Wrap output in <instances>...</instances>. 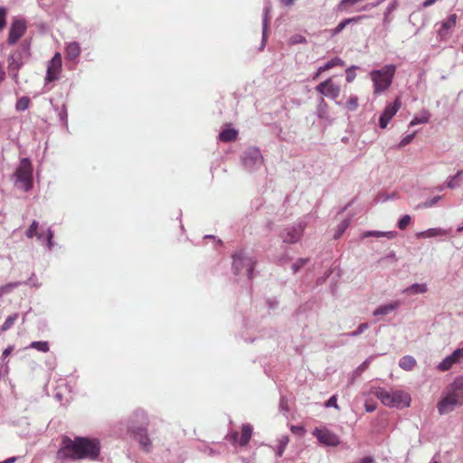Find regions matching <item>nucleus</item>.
<instances>
[{"label": "nucleus", "instance_id": "5701e85b", "mask_svg": "<svg viewBox=\"0 0 463 463\" xmlns=\"http://www.w3.org/2000/svg\"><path fill=\"white\" fill-rule=\"evenodd\" d=\"M428 291V286L426 283H413L411 286L405 288L402 290V294L408 296L423 294Z\"/></svg>", "mask_w": 463, "mask_h": 463}, {"label": "nucleus", "instance_id": "bb28decb", "mask_svg": "<svg viewBox=\"0 0 463 463\" xmlns=\"http://www.w3.org/2000/svg\"><path fill=\"white\" fill-rule=\"evenodd\" d=\"M252 435V427L250 424H243L241 429V435L239 439L241 446H246Z\"/></svg>", "mask_w": 463, "mask_h": 463}, {"label": "nucleus", "instance_id": "09e8293b", "mask_svg": "<svg viewBox=\"0 0 463 463\" xmlns=\"http://www.w3.org/2000/svg\"><path fill=\"white\" fill-rule=\"evenodd\" d=\"M355 69H356L355 66H351L346 69V71H345L346 78L345 79H346L347 82H352L355 79V77H356Z\"/></svg>", "mask_w": 463, "mask_h": 463}, {"label": "nucleus", "instance_id": "2eb2a0df", "mask_svg": "<svg viewBox=\"0 0 463 463\" xmlns=\"http://www.w3.org/2000/svg\"><path fill=\"white\" fill-rule=\"evenodd\" d=\"M411 395L401 390L393 391V400L390 405V408L403 409L407 408L411 404Z\"/></svg>", "mask_w": 463, "mask_h": 463}, {"label": "nucleus", "instance_id": "6ab92c4d", "mask_svg": "<svg viewBox=\"0 0 463 463\" xmlns=\"http://www.w3.org/2000/svg\"><path fill=\"white\" fill-rule=\"evenodd\" d=\"M271 10V5L269 2H267L264 9H263V18H262V39H261V45L260 50H262L266 44L267 38H268V26H269V13Z\"/></svg>", "mask_w": 463, "mask_h": 463}, {"label": "nucleus", "instance_id": "ddd939ff", "mask_svg": "<svg viewBox=\"0 0 463 463\" xmlns=\"http://www.w3.org/2000/svg\"><path fill=\"white\" fill-rule=\"evenodd\" d=\"M401 108V100L400 99H396L393 103H389L384 108L383 113L379 118V126L381 128H385L392 118V117L397 113L399 109Z\"/></svg>", "mask_w": 463, "mask_h": 463}, {"label": "nucleus", "instance_id": "4d7b16f0", "mask_svg": "<svg viewBox=\"0 0 463 463\" xmlns=\"http://www.w3.org/2000/svg\"><path fill=\"white\" fill-rule=\"evenodd\" d=\"M325 406L326 407H334L335 409H339L338 407V404H337V396L336 395H332L325 403Z\"/></svg>", "mask_w": 463, "mask_h": 463}, {"label": "nucleus", "instance_id": "864d4df0", "mask_svg": "<svg viewBox=\"0 0 463 463\" xmlns=\"http://www.w3.org/2000/svg\"><path fill=\"white\" fill-rule=\"evenodd\" d=\"M415 133L408 134L402 137V139L399 143V147H403L409 145L412 139L414 138Z\"/></svg>", "mask_w": 463, "mask_h": 463}, {"label": "nucleus", "instance_id": "37998d69", "mask_svg": "<svg viewBox=\"0 0 463 463\" xmlns=\"http://www.w3.org/2000/svg\"><path fill=\"white\" fill-rule=\"evenodd\" d=\"M20 285H22V282L16 281V282H11V283L5 284L0 288H1V291L4 293V295H5V294L12 292L13 289L19 287Z\"/></svg>", "mask_w": 463, "mask_h": 463}, {"label": "nucleus", "instance_id": "8fccbe9b", "mask_svg": "<svg viewBox=\"0 0 463 463\" xmlns=\"http://www.w3.org/2000/svg\"><path fill=\"white\" fill-rule=\"evenodd\" d=\"M398 260L397 256L394 251H391L386 254L384 257L379 260V262L390 261L392 263H395Z\"/></svg>", "mask_w": 463, "mask_h": 463}, {"label": "nucleus", "instance_id": "9b49d317", "mask_svg": "<svg viewBox=\"0 0 463 463\" xmlns=\"http://www.w3.org/2000/svg\"><path fill=\"white\" fill-rule=\"evenodd\" d=\"M315 90L323 96L336 99L340 94V87L335 84L331 79H327L316 86Z\"/></svg>", "mask_w": 463, "mask_h": 463}, {"label": "nucleus", "instance_id": "680f3d73", "mask_svg": "<svg viewBox=\"0 0 463 463\" xmlns=\"http://www.w3.org/2000/svg\"><path fill=\"white\" fill-rule=\"evenodd\" d=\"M279 408L283 411H289L288 406V400L286 399L285 396H281L280 397Z\"/></svg>", "mask_w": 463, "mask_h": 463}, {"label": "nucleus", "instance_id": "aec40b11", "mask_svg": "<svg viewBox=\"0 0 463 463\" xmlns=\"http://www.w3.org/2000/svg\"><path fill=\"white\" fill-rule=\"evenodd\" d=\"M400 306L401 302L399 300L392 301L390 303L379 306L373 310V315L374 317L386 316L397 310Z\"/></svg>", "mask_w": 463, "mask_h": 463}, {"label": "nucleus", "instance_id": "f3484780", "mask_svg": "<svg viewBox=\"0 0 463 463\" xmlns=\"http://www.w3.org/2000/svg\"><path fill=\"white\" fill-rule=\"evenodd\" d=\"M393 391L394 390L388 391L382 387H376L372 390V393L379 399L383 405L390 407L393 400Z\"/></svg>", "mask_w": 463, "mask_h": 463}, {"label": "nucleus", "instance_id": "e433bc0d", "mask_svg": "<svg viewBox=\"0 0 463 463\" xmlns=\"http://www.w3.org/2000/svg\"><path fill=\"white\" fill-rule=\"evenodd\" d=\"M458 16L456 14H451L446 20L441 22V26L450 31L457 24Z\"/></svg>", "mask_w": 463, "mask_h": 463}, {"label": "nucleus", "instance_id": "4468645a", "mask_svg": "<svg viewBox=\"0 0 463 463\" xmlns=\"http://www.w3.org/2000/svg\"><path fill=\"white\" fill-rule=\"evenodd\" d=\"M314 435L320 443L326 446L335 447L340 443L339 437L327 430L316 429Z\"/></svg>", "mask_w": 463, "mask_h": 463}, {"label": "nucleus", "instance_id": "0e129e2a", "mask_svg": "<svg viewBox=\"0 0 463 463\" xmlns=\"http://www.w3.org/2000/svg\"><path fill=\"white\" fill-rule=\"evenodd\" d=\"M290 260V258L287 255H282L280 256L279 259H278V263L281 266L285 265L286 263H288V261Z\"/></svg>", "mask_w": 463, "mask_h": 463}, {"label": "nucleus", "instance_id": "774afa93", "mask_svg": "<svg viewBox=\"0 0 463 463\" xmlns=\"http://www.w3.org/2000/svg\"><path fill=\"white\" fill-rule=\"evenodd\" d=\"M16 460H17V457H11V458L5 459L4 461H2L0 463H15Z\"/></svg>", "mask_w": 463, "mask_h": 463}, {"label": "nucleus", "instance_id": "cd10ccee", "mask_svg": "<svg viewBox=\"0 0 463 463\" xmlns=\"http://www.w3.org/2000/svg\"><path fill=\"white\" fill-rule=\"evenodd\" d=\"M238 132L234 128H226L220 132L219 139L222 142H232L237 138Z\"/></svg>", "mask_w": 463, "mask_h": 463}, {"label": "nucleus", "instance_id": "e2e57ef3", "mask_svg": "<svg viewBox=\"0 0 463 463\" xmlns=\"http://www.w3.org/2000/svg\"><path fill=\"white\" fill-rule=\"evenodd\" d=\"M30 285L38 288L39 284L36 283V279L34 274H33L27 280L22 282V285Z\"/></svg>", "mask_w": 463, "mask_h": 463}, {"label": "nucleus", "instance_id": "49530a36", "mask_svg": "<svg viewBox=\"0 0 463 463\" xmlns=\"http://www.w3.org/2000/svg\"><path fill=\"white\" fill-rule=\"evenodd\" d=\"M346 108L351 110L354 111L356 110L358 107V98L356 96H351L348 100L346 101Z\"/></svg>", "mask_w": 463, "mask_h": 463}, {"label": "nucleus", "instance_id": "58836bf2", "mask_svg": "<svg viewBox=\"0 0 463 463\" xmlns=\"http://www.w3.org/2000/svg\"><path fill=\"white\" fill-rule=\"evenodd\" d=\"M372 361V357L367 358L365 361H364L354 372H353V378L360 376L369 366L370 363Z\"/></svg>", "mask_w": 463, "mask_h": 463}, {"label": "nucleus", "instance_id": "13d9d810", "mask_svg": "<svg viewBox=\"0 0 463 463\" xmlns=\"http://www.w3.org/2000/svg\"><path fill=\"white\" fill-rule=\"evenodd\" d=\"M306 43H307L306 38L300 34H295L290 38L291 44Z\"/></svg>", "mask_w": 463, "mask_h": 463}, {"label": "nucleus", "instance_id": "c9c22d12", "mask_svg": "<svg viewBox=\"0 0 463 463\" xmlns=\"http://www.w3.org/2000/svg\"><path fill=\"white\" fill-rule=\"evenodd\" d=\"M18 316H19L18 313H14L11 316H8L1 326V331L9 330L14 326L15 321L17 320Z\"/></svg>", "mask_w": 463, "mask_h": 463}, {"label": "nucleus", "instance_id": "72a5a7b5", "mask_svg": "<svg viewBox=\"0 0 463 463\" xmlns=\"http://www.w3.org/2000/svg\"><path fill=\"white\" fill-rule=\"evenodd\" d=\"M430 120V113L427 111H423L421 115L415 116L411 121L410 122V126H415L418 124H424L429 122Z\"/></svg>", "mask_w": 463, "mask_h": 463}, {"label": "nucleus", "instance_id": "393cba45", "mask_svg": "<svg viewBox=\"0 0 463 463\" xmlns=\"http://www.w3.org/2000/svg\"><path fill=\"white\" fill-rule=\"evenodd\" d=\"M65 54L67 59L75 60L80 54V46L77 42H71L67 44L65 49Z\"/></svg>", "mask_w": 463, "mask_h": 463}, {"label": "nucleus", "instance_id": "423d86ee", "mask_svg": "<svg viewBox=\"0 0 463 463\" xmlns=\"http://www.w3.org/2000/svg\"><path fill=\"white\" fill-rule=\"evenodd\" d=\"M241 163L245 170L250 173L258 170L263 164L260 150L256 146L246 149L241 156Z\"/></svg>", "mask_w": 463, "mask_h": 463}, {"label": "nucleus", "instance_id": "9d476101", "mask_svg": "<svg viewBox=\"0 0 463 463\" xmlns=\"http://www.w3.org/2000/svg\"><path fill=\"white\" fill-rule=\"evenodd\" d=\"M61 71V56L56 52L54 56L48 61L47 71L45 75V83H50L59 80Z\"/></svg>", "mask_w": 463, "mask_h": 463}, {"label": "nucleus", "instance_id": "20e7f679", "mask_svg": "<svg viewBox=\"0 0 463 463\" xmlns=\"http://www.w3.org/2000/svg\"><path fill=\"white\" fill-rule=\"evenodd\" d=\"M232 270L235 275L245 273L249 279L253 277V269L256 265V259L253 255L240 250L232 255Z\"/></svg>", "mask_w": 463, "mask_h": 463}, {"label": "nucleus", "instance_id": "c03bdc74", "mask_svg": "<svg viewBox=\"0 0 463 463\" xmlns=\"http://www.w3.org/2000/svg\"><path fill=\"white\" fill-rule=\"evenodd\" d=\"M441 199L440 195H437L433 198L428 199L422 203H420L418 207L421 208H430L433 207L439 200Z\"/></svg>", "mask_w": 463, "mask_h": 463}, {"label": "nucleus", "instance_id": "c756f323", "mask_svg": "<svg viewBox=\"0 0 463 463\" xmlns=\"http://www.w3.org/2000/svg\"><path fill=\"white\" fill-rule=\"evenodd\" d=\"M38 227H39V222L37 221L33 220V222L31 223V225L29 226L28 230L25 232L26 237L29 239H32L34 236H36L39 241H43L44 236L43 233L37 232Z\"/></svg>", "mask_w": 463, "mask_h": 463}, {"label": "nucleus", "instance_id": "7c9ffc66", "mask_svg": "<svg viewBox=\"0 0 463 463\" xmlns=\"http://www.w3.org/2000/svg\"><path fill=\"white\" fill-rule=\"evenodd\" d=\"M455 364H458L456 359L449 354L438 364L437 368L441 372H447L451 369Z\"/></svg>", "mask_w": 463, "mask_h": 463}, {"label": "nucleus", "instance_id": "2f4dec72", "mask_svg": "<svg viewBox=\"0 0 463 463\" xmlns=\"http://www.w3.org/2000/svg\"><path fill=\"white\" fill-rule=\"evenodd\" d=\"M345 62L338 57H335L330 61H326L324 65L320 66V71H328L335 66H344Z\"/></svg>", "mask_w": 463, "mask_h": 463}, {"label": "nucleus", "instance_id": "a19ab883", "mask_svg": "<svg viewBox=\"0 0 463 463\" xmlns=\"http://www.w3.org/2000/svg\"><path fill=\"white\" fill-rule=\"evenodd\" d=\"M308 258H300L296 260L291 266L293 274H296L302 267L308 263Z\"/></svg>", "mask_w": 463, "mask_h": 463}, {"label": "nucleus", "instance_id": "dca6fc26", "mask_svg": "<svg viewBox=\"0 0 463 463\" xmlns=\"http://www.w3.org/2000/svg\"><path fill=\"white\" fill-rule=\"evenodd\" d=\"M132 434L134 439L138 442L144 451H151L153 446L152 441L147 434V428L133 432Z\"/></svg>", "mask_w": 463, "mask_h": 463}, {"label": "nucleus", "instance_id": "f03ea898", "mask_svg": "<svg viewBox=\"0 0 463 463\" xmlns=\"http://www.w3.org/2000/svg\"><path fill=\"white\" fill-rule=\"evenodd\" d=\"M463 404V375L457 376L454 381L449 384L444 392V395L438 402L437 409L439 414H447L455 410V408Z\"/></svg>", "mask_w": 463, "mask_h": 463}, {"label": "nucleus", "instance_id": "69168bd1", "mask_svg": "<svg viewBox=\"0 0 463 463\" xmlns=\"http://www.w3.org/2000/svg\"><path fill=\"white\" fill-rule=\"evenodd\" d=\"M358 463H375V460L373 457L368 456L361 458Z\"/></svg>", "mask_w": 463, "mask_h": 463}, {"label": "nucleus", "instance_id": "bf43d9fd", "mask_svg": "<svg viewBox=\"0 0 463 463\" xmlns=\"http://www.w3.org/2000/svg\"><path fill=\"white\" fill-rule=\"evenodd\" d=\"M452 357L456 359L457 363L460 361L461 358H463V349L462 347L457 348L454 350V352L451 354Z\"/></svg>", "mask_w": 463, "mask_h": 463}, {"label": "nucleus", "instance_id": "603ef678", "mask_svg": "<svg viewBox=\"0 0 463 463\" xmlns=\"http://www.w3.org/2000/svg\"><path fill=\"white\" fill-rule=\"evenodd\" d=\"M397 8V2L396 1H392V3H390L384 12V22H387L388 21V16L390 14H392V12H393L395 9Z\"/></svg>", "mask_w": 463, "mask_h": 463}, {"label": "nucleus", "instance_id": "a878e982", "mask_svg": "<svg viewBox=\"0 0 463 463\" xmlns=\"http://www.w3.org/2000/svg\"><path fill=\"white\" fill-rule=\"evenodd\" d=\"M462 179L463 170H458L456 175L448 177L446 186L450 189L458 188L460 186V182Z\"/></svg>", "mask_w": 463, "mask_h": 463}, {"label": "nucleus", "instance_id": "ea45409f", "mask_svg": "<svg viewBox=\"0 0 463 463\" xmlns=\"http://www.w3.org/2000/svg\"><path fill=\"white\" fill-rule=\"evenodd\" d=\"M369 328L368 323H362L358 326L357 329L349 333L345 334L344 335L351 336V337H356L360 335H362L365 330Z\"/></svg>", "mask_w": 463, "mask_h": 463}, {"label": "nucleus", "instance_id": "a211bd4d", "mask_svg": "<svg viewBox=\"0 0 463 463\" xmlns=\"http://www.w3.org/2000/svg\"><path fill=\"white\" fill-rule=\"evenodd\" d=\"M366 17H367L366 15H358V16H354V17L345 18V19L342 20L336 25V27H335L334 29L330 30V36L334 37V36L339 34L347 25H349V24H356L360 21H362L363 19H364Z\"/></svg>", "mask_w": 463, "mask_h": 463}, {"label": "nucleus", "instance_id": "412c9836", "mask_svg": "<svg viewBox=\"0 0 463 463\" xmlns=\"http://www.w3.org/2000/svg\"><path fill=\"white\" fill-rule=\"evenodd\" d=\"M451 229H443V228H430L426 231L418 232L416 234L417 238H433V237H442L449 234Z\"/></svg>", "mask_w": 463, "mask_h": 463}, {"label": "nucleus", "instance_id": "39448f33", "mask_svg": "<svg viewBox=\"0 0 463 463\" xmlns=\"http://www.w3.org/2000/svg\"><path fill=\"white\" fill-rule=\"evenodd\" d=\"M16 184L24 192H28L33 187V165L28 158H23L15 171Z\"/></svg>", "mask_w": 463, "mask_h": 463}, {"label": "nucleus", "instance_id": "5fc2aeb1", "mask_svg": "<svg viewBox=\"0 0 463 463\" xmlns=\"http://www.w3.org/2000/svg\"><path fill=\"white\" fill-rule=\"evenodd\" d=\"M6 25V10L4 7H0V32Z\"/></svg>", "mask_w": 463, "mask_h": 463}, {"label": "nucleus", "instance_id": "c85d7f7f", "mask_svg": "<svg viewBox=\"0 0 463 463\" xmlns=\"http://www.w3.org/2000/svg\"><path fill=\"white\" fill-rule=\"evenodd\" d=\"M416 365V360L411 355H404L399 361V366L406 371H411Z\"/></svg>", "mask_w": 463, "mask_h": 463}, {"label": "nucleus", "instance_id": "a18cd8bd", "mask_svg": "<svg viewBox=\"0 0 463 463\" xmlns=\"http://www.w3.org/2000/svg\"><path fill=\"white\" fill-rule=\"evenodd\" d=\"M411 218L409 214H405L400 218L397 226L400 230H404L410 224Z\"/></svg>", "mask_w": 463, "mask_h": 463}, {"label": "nucleus", "instance_id": "3c124183", "mask_svg": "<svg viewBox=\"0 0 463 463\" xmlns=\"http://www.w3.org/2000/svg\"><path fill=\"white\" fill-rule=\"evenodd\" d=\"M52 239H53V232L51 228H48L47 232H46V246H47L48 250H50L53 247Z\"/></svg>", "mask_w": 463, "mask_h": 463}, {"label": "nucleus", "instance_id": "f8f14e48", "mask_svg": "<svg viewBox=\"0 0 463 463\" xmlns=\"http://www.w3.org/2000/svg\"><path fill=\"white\" fill-rule=\"evenodd\" d=\"M26 31L25 22L22 19L14 20L10 26L7 43L13 45L24 35Z\"/></svg>", "mask_w": 463, "mask_h": 463}, {"label": "nucleus", "instance_id": "f257e3e1", "mask_svg": "<svg viewBox=\"0 0 463 463\" xmlns=\"http://www.w3.org/2000/svg\"><path fill=\"white\" fill-rule=\"evenodd\" d=\"M99 453L100 443L97 439L80 436L71 439L68 436H63L61 447L56 453V458L62 461L96 460Z\"/></svg>", "mask_w": 463, "mask_h": 463}, {"label": "nucleus", "instance_id": "0eeeda50", "mask_svg": "<svg viewBox=\"0 0 463 463\" xmlns=\"http://www.w3.org/2000/svg\"><path fill=\"white\" fill-rule=\"evenodd\" d=\"M307 227V222L304 221L298 222L296 224L285 228L279 234L282 241L288 244L298 242L303 235Z\"/></svg>", "mask_w": 463, "mask_h": 463}, {"label": "nucleus", "instance_id": "473e14b6", "mask_svg": "<svg viewBox=\"0 0 463 463\" xmlns=\"http://www.w3.org/2000/svg\"><path fill=\"white\" fill-rule=\"evenodd\" d=\"M29 348L47 353L49 351V343L47 341H33L30 344Z\"/></svg>", "mask_w": 463, "mask_h": 463}, {"label": "nucleus", "instance_id": "6e6d98bb", "mask_svg": "<svg viewBox=\"0 0 463 463\" xmlns=\"http://www.w3.org/2000/svg\"><path fill=\"white\" fill-rule=\"evenodd\" d=\"M199 449L202 451V452H204L206 454H208L209 456L211 457H213V456H216L219 454V452H217L215 449H213V448H210L209 446L203 444L202 445Z\"/></svg>", "mask_w": 463, "mask_h": 463}, {"label": "nucleus", "instance_id": "de8ad7c7", "mask_svg": "<svg viewBox=\"0 0 463 463\" xmlns=\"http://www.w3.org/2000/svg\"><path fill=\"white\" fill-rule=\"evenodd\" d=\"M58 117L65 126H68V112L65 105H62L61 110L58 113Z\"/></svg>", "mask_w": 463, "mask_h": 463}, {"label": "nucleus", "instance_id": "f704fd0d", "mask_svg": "<svg viewBox=\"0 0 463 463\" xmlns=\"http://www.w3.org/2000/svg\"><path fill=\"white\" fill-rule=\"evenodd\" d=\"M349 225H350V219H345L344 221H342L337 225V229L335 232L334 238L339 239L344 234L345 230L349 227Z\"/></svg>", "mask_w": 463, "mask_h": 463}, {"label": "nucleus", "instance_id": "7ed1b4c3", "mask_svg": "<svg viewBox=\"0 0 463 463\" xmlns=\"http://www.w3.org/2000/svg\"><path fill=\"white\" fill-rule=\"evenodd\" d=\"M396 66L387 64L379 70H373L370 78L373 83V93L379 95L387 90L392 83Z\"/></svg>", "mask_w": 463, "mask_h": 463}, {"label": "nucleus", "instance_id": "79ce46f5", "mask_svg": "<svg viewBox=\"0 0 463 463\" xmlns=\"http://www.w3.org/2000/svg\"><path fill=\"white\" fill-rule=\"evenodd\" d=\"M22 67L14 66V65H7L8 72L10 77L14 80L15 83H18V75L19 71Z\"/></svg>", "mask_w": 463, "mask_h": 463}, {"label": "nucleus", "instance_id": "052dcab7", "mask_svg": "<svg viewBox=\"0 0 463 463\" xmlns=\"http://www.w3.org/2000/svg\"><path fill=\"white\" fill-rule=\"evenodd\" d=\"M438 35L442 40L448 38L450 35V33L440 25V28L438 31Z\"/></svg>", "mask_w": 463, "mask_h": 463}, {"label": "nucleus", "instance_id": "1a4fd4ad", "mask_svg": "<svg viewBox=\"0 0 463 463\" xmlns=\"http://www.w3.org/2000/svg\"><path fill=\"white\" fill-rule=\"evenodd\" d=\"M30 55V43L27 41H24L16 51L10 53L7 62L9 65L23 67Z\"/></svg>", "mask_w": 463, "mask_h": 463}, {"label": "nucleus", "instance_id": "338daca9", "mask_svg": "<svg viewBox=\"0 0 463 463\" xmlns=\"http://www.w3.org/2000/svg\"><path fill=\"white\" fill-rule=\"evenodd\" d=\"M13 351V346L6 347L2 354L3 358H6Z\"/></svg>", "mask_w": 463, "mask_h": 463}, {"label": "nucleus", "instance_id": "4c0bfd02", "mask_svg": "<svg viewBox=\"0 0 463 463\" xmlns=\"http://www.w3.org/2000/svg\"><path fill=\"white\" fill-rule=\"evenodd\" d=\"M29 105L30 99L28 97L24 96L17 100L15 104V109L17 111H24L29 108Z\"/></svg>", "mask_w": 463, "mask_h": 463}, {"label": "nucleus", "instance_id": "6e6552de", "mask_svg": "<svg viewBox=\"0 0 463 463\" xmlns=\"http://www.w3.org/2000/svg\"><path fill=\"white\" fill-rule=\"evenodd\" d=\"M148 425V417L142 409L135 410L128 417V430L133 433L140 430L146 429Z\"/></svg>", "mask_w": 463, "mask_h": 463}, {"label": "nucleus", "instance_id": "b1692460", "mask_svg": "<svg viewBox=\"0 0 463 463\" xmlns=\"http://www.w3.org/2000/svg\"><path fill=\"white\" fill-rule=\"evenodd\" d=\"M397 236V232L390 231V232H381V231H366L361 235V239H365L368 237H386L389 240L394 239Z\"/></svg>", "mask_w": 463, "mask_h": 463}, {"label": "nucleus", "instance_id": "4be33fe9", "mask_svg": "<svg viewBox=\"0 0 463 463\" xmlns=\"http://www.w3.org/2000/svg\"><path fill=\"white\" fill-rule=\"evenodd\" d=\"M316 114L318 118L327 121L329 124L332 122L328 114V105L323 97L318 99Z\"/></svg>", "mask_w": 463, "mask_h": 463}]
</instances>
